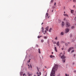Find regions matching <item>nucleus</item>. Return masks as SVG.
Here are the masks:
<instances>
[{
  "instance_id": "nucleus-51",
  "label": "nucleus",
  "mask_w": 76,
  "mask_h": 76,
  "mask_svg": "<svg viewBox=\"0 0 76 76\" xmlns=\"http://www.w3.org/2000/svg\"><path fill=\"white\" fill-rule=\"evenodd\" d=\"M44 35H45V34H46V33H44Z\"/></svg>"
},
{
  "instance_id": "nucleus-54",
  "label": "nucleus",
  "mask_w": 76,
  "mask_h": 76,
  "mask_svg": "<svg viewBox=\"0 0 76 76\" xmlns=\"http://www.w3.org/2000/svg\"><path fill=\"white\" fill-rule=\"evenodd\" d=\"M45 68H47V66H45Z\"/></svg>"
},
{
  "instance_id": "nucleus-6",
  "label": "nucleus",
  "mask_w": 76,
  "mask_h": 76,
  "mask_svg": "<svg viewBox=\"0 0 76 76\" xmlns=\"http://www.w3.org/2000/svg\"><path fill=\"white\" fill-rule=\"evenodd\" d=\"M73 49H74V48L73 47H70L68 50V52H70L71 50H73Z\"/></svg>"
},
{
  "instance_id": "nucleus-8",
  "label": "nucleus",
  "mask_w": 76,
  "mask_h": 76,
  "mask_svg": "<svg viewBox=\"0 0 76 76\" xmlns=\"http://www.w3.org/2000/svg\"><path fill=\"white\" fill-rule=\"evenodd\" d=\"M28 69H29V68H31V69H32V65H31V64H30V65L28 64Z\"/></svg>"
},
{
  "instance_id": "nucleus-56",
  "label": "nucleus",
  "mask_w": 76,
  "mask_h": 76,
  "mask_svg": "<svg viewBox=\"0 0 76 76\" xmlns=\"http://www.w3.org/2000/svg\"><path fill=\"white\" fill-rule=\"evenodd\" d=\"M53 52H52V54H53Z\"/></svg>"
},
{
  "instance_id": "nucleus-18",
  "label": "nucleus",
  "mask_w": 76,
  "mask_h": 76,
  "mask_svg": "<svg viewBox=\"0 0 76 76\" xmlns=\"http://www.w3.org/2000/svg\"><path fill=\"white\" fill-rule=\"evenodd\" d=\"M42 32H44V28H43V27H42Z\"/></svg>"
},
{
  "instance_id": "nucleus-24",
  "label": "nucleus",
  "mask_w": 76,
  "mask_h": 76,
  "mask_svg": "<svg viewBox=\"0 0 76 76\" xmlns=\"http://www.w3.org/2000/svg\"><path fill=\"white\" fill-rule=\"evenodd\" d=\"M70 37L71 38H72V34H70Z\"/></svg>"
},
{
  "instance_id": "nucleus-53",
  "label": "nucleus",
  "mask_w": 76,
  "mask_h": 76,
  "mask_svg": "<svg viewBox=\"0 0 76 76\" xmlns=\"http://www.w3.org/2000/svg\"><path fill=\"white\" fill-rule=\"evenodd\" d=\"M52 12H53V10H52Z\"/></svg>"
},
{
  "instance_id": "nucleus-25",
  "label": "nucleus",
  "mask_w": 76,
  "mask_h": 76,
  "mask_svg": "<svg viewBox=\"0 0 76 76\" xmlns=\"http://www.w3.org/2000/svg\"><path fill=\"white\" fill-rule=\"evenodd\" d=\"M72 29H74L75 28V26H72L71 27Z\"/></svg>"
},
{
  "instance_id": "nucleus-31",
  "label": "nucleus",
  "mask_w": 76,
  "mask_h": 76,
  "mask_svg": "<svg viewBox=\"0 0 76 76\" xmlns=\"http://www.w3.org/2000/svg\"><path fill=\"white\" fill-rule=\"evenodd\" d=\"M74 51H75V50H73L71 52H72V53H73V52H74Z\"/></svg>"
},
{
  "instance_id": "nucleus-41",
  "label": "nucleus",
  "mask_w": 76,
  "mask_h": 76,
  "mask_svg": "<svg viewBox=\"0 0 76 76\" xmlns=\"http://www.w3.org/2000/svg\"><path fill=\"white\" fill-rule=\"evenodd\" d=\"M75 20H76V17L75 18Z\"/></svg>"
},
{
  "instance_id": "nucleus-3",
  "label": "nucleus",
  "mask_w": 76,
  "mask_h": 76,
  "mask_svg": "<svg viewBox=\"0 0 76 76\" xmlns=\"http://www.w3.org/2000/svg\"><path fill=\"white\" fill-rule=\"evenodd\" d=\"M66 27L67 28H69V27H70V26H71L70 23L67 22H66Z\"/></svg>"
},
{
  "instance_id": "nucleus-1",
  "label": "nucleus",
  "mask_w": 76,
  "mask_h": 76,
  "mask_svg": "<svg viewBox=\"0 0 76 76\" xmlns=\"http://www.w3.org/2000/svg\"><path fill=\"white\" fill-rule=\"evenodd\" d=\"M58 68H53L50 74V76H55V72Z\"/></svg>"
},
{
  "instance_id": "nucleus-63",
  "label": "nucleus",
  "mask_w": 76,
  "mask_h": 76,
  "mask_svg": "<svg viewBox=\"0 0 76 76\" xmlns=\"http://www.w3.org/2000/svg\"><path fill=\"white\" fill-rule=\"evenodd\" d=\"M34 76H36L35 75H34Z\"/></svg>"
},
{
  "instance_id": "nucleus-16",
  "label": "nucleus",
  "mask_w": 76,
  "mask_h": 76,
  "mask_svg": "<svg viewBox=\"0 0 76 76\" xmlns=\"http://www.w3.org/2000/svg\"><path fill=\"white\" fill-rule=\"evenodd\" d=\"M51 30H52V28H50V29L49 30V32H51Z\"/></svg>"
},
{
  "instance_id": "nucleus-32",
  "label": "nucleus",
  "mask_w": 76,
  "mask_h": 76,
  "mask_svg": "<svg viewBox=\"0 0 76 76\" xmlns=\"http://www.w3.org/2000/svg\"><path fill=\"white\" fill-rule=\"evenodd\" d=\"M54 0H51L50 1V3H53Z\"/></svg>"
},
{
  "instance_id": "nucleus-57",
  "label": "nucleus",
  "mask_w": 76,
  "mask_h": 76,
  "mask_svg": "<svg viewBox=\"0 0 76 76\" xmlns=\"http://www.w3.org/2000/svg\"><path fill=\"white\" fill-rule=\"evenodd\" d=\"M66 19V18H64V20H65Z\"/></svg>"
},
{
  "instance_id": "nucleus-23",
  "label": "nucleus",
  "mask_w": 76,
  "mask_h": 76,
  "mask_svg": "<svg viewBox=\"0 0 76 76\" xmlns=\"http://www.w3.org/2000/svg\"><path fill=\"white\" fill-rule=\"evenodd\" d=\"M44 39L41 40V42H44Z\"/></svg>"
},
{
  "instance_id": "nucleus-46",
  "label": "nucleus",
  "mask_w": 76,
  "mask_h": 76,
  "mask_svg": "<svg viewBox=\"0 0 76 76\" xmlns=\"http://www.w3.org/2000/svg\"><path fill=\"white\" fill-rule=\"evenodd\" d=\"M73 7H75V5H74V6L73 7Z\"/></svg>"
},
{
  "instance_id": "nucleus-21",
  "label": "nucleus",
  "mask_w": 76,
  "mask_h": 76,
  "mask_svg": "<svg viewBox=\"0 0 76 76\" xmlns=\"http://www.w3.org/2000/svg\"><path fill=\"white\" fill-rule=\"evenodd\" d=\"M64 16H68V15L67 14H64Z\"/></svg>"
},
{
  "instance_id": "nucleus-58",
  "label": "nucleus",
  "mask_w": 76,
  "mask_h": 76,
  "mask_svg": "<svg viewBox=\"0 0 76 76\" xmlns=\"http://www.w3.org/2000/svg\"><path fill=\"white\" fill-rule=\"evenodd\" d=\"M59 56H60V57H61V55L60 54V55H59Z\"/></svg>"
},
{
  "instance_id": "nucleus-43",
  "label": "nucleus",
  "mask_w": 76,
  "mask_h": 76,
  "mask_svg": "<svg viewBox=\"0 0 76 76\" xmlns=\"http://www.w3.org/2000/svg\"><path fill=\"white\" fill-rule=\"evenodd\" d=\"M61 50H64V48H62Z\"/></svg>"
},
{
  "instance_id": "nucleus-60",
  "label": "nucleus",
  "mask_w": 76,
  "mask_h": 76,
  "mask_svg": "<svg viewBox=\"0 0 76 76\" xmlns=\"http://www.w3.org/2000/svg\"><path fill=\"white\" fill-rule=\"evenodd\" d=\"M67 76H69V75H67Z\"/></svg>"
},
{
  "instance_id": "nucleus-47",
  "label": "nucleus",
  "mask_w": 76,
  "mask_h": 76,
  "mask_svg": "<svg viewBox=\"0 0 76 76\" xmlns=\"http://www.w3.org/2000/svg\"><path fill=\"white\" fill-rule=\"evenodd\" d=\"M25 74H23V76H25Z\"/></svg>"
},
{
  "instance_id": "nucleus-10",
  "label": "nucleus",
  "mask_w": 76,
  "mask_h": 76,
  "mask_svg": "<svg viewBox=\"0 0 76 76\" xmlns=\"http://www.w3.org/2000/svg\"><path fill=\"white\" fill-rule=\"evenodd\" d=\"M48 13H46V15H45V19H47V18H48Z\"/></svg>"
},
{
  "instance_id": "nucleus-5",
  "label": "nucleus",
  "mask_w": 76,
  "mask_h": 76,
  "mask_svg": "<svg viewBox=\"0 0 76 76\" xmlns=\"http://www.w3.org/2000/svg\"><path fill=\"white\" fill-rule=\"evenodd\" d=\"M70 29L69 28H66L65 29V32L66 33H68L69 32Z\"/></svg>"
},
{
  "instance_id": "nucleus-11",
  "label": "nucleus",
  "mask_w": 76,
  "mask_h": 76,
  "mask_svg": "<svg viewBox=\"0 0 76 76\" xmlns=\"http://www.w3.org/2000/svg\"><path fill=\"white\" fill-rule=\"evenodd\" d=\"M56 45L57 46H59L60 45V43H59V41H58L56 43Z\"/></svg>"
},
{
  "instance_id": "nucleus-35",
  "label": "nucleus",
  "mask_w": 76,
  "mask_h": 76,
  "mask_svg": "<svg viewBox=\"0 0 76 76\" xmlns=\"http://www.w3.org/2000/svg\"><path fill=\"white\" fill-rule=\"evenodd\" d=\"M68 44H71V42H67Z\"/></svg>"
},
{
  "instance_id": "nucleus-29",
  "label": "nucleus",
  "mask_w": 76,
  "mask_h": 76,
  "mask_svg": "<svg viewBox=\"0 0 76 76\" xmlns=\"http://www.w3.org/2000/svg\"><path fill=\"white\" fill-rule=\"evenodd\" d=\"M75 41V39L72 40L71 42H74Z\"/></svg>"
},
{
  "instance_id": "nucleus-42",
  "label": "nucleus",
  "mask_w": 76,
  "mask_h": 76,
  "mask_svg": "<svg viewBox=\"0 0 76 76\" xmlns=\"http://www.w3.org/2000/svg\"><path fill=\"white\" fill-rule=\"evenodd\" d=\"M39 73H38V72H37V73H36V74H37V75H38Z\"/></svg>"
},
{
  "instance_id": "nucleus-49",
  "label": "nucleus",
  "mask_w": 76,
  "mask_h": 76,
  "mask_svg": "<svg viewBox=\"0 0 76 76\" xmlns=\"http://www.w3.org/2000/svg\"><path fill=\"white\" fill-rule=\"evenodd\" d=\"M44 24V23H42L41 25H42V24Z\"/></svg>"
},
{
  "instance_id": "nucleus-9",
  "label": "nucleus",
  "mask_w": 76,
  "mask_h": 76,
  "mask_svg": "<svg viewBox=\"0 0 76 76\" xmlns=\"http://www.w3.org/2000/svg\"><path fill=\"white\" fill-rule=\"evenodd\" d=\"M49 28V27L48 26L45 28V29L47 31H48Z\"/></svg>"
},
{
  "instance_id": "nucleus-14",
  "label": "nucleus",
  "mask_w": 76,
  "mask_h": 76,
  "mask_svg": "<svg viewBox=\"0 0 76 76\" xmlns=\"http://www.w3.org/2000/svg\"><path fill=\"white\" fill-rule=\"evenodd\" d=\"M55 51H56V52H57V48L56 47H54Z\"/></svg>"
},
{
  "instance_id": "nucleus-37",
  "label": "nucleus",
  "mask_w": 76,
  "mask_h": 76,
  "mask_svg": "<svg viewBox=\"0 0 76 76\" xmlns=\"http://www.w3.org/2000/svg\"><path fill=\"white\" fill-rule=\"evenodd\" d=\"M54 6H56V3L55 2L54 4Z\"/></svg>"
},
{
  "instance_id": "nucleus-38",
  "label": "nucleus",
  "mask_w": 76,
  "mask_h": 76,
  "mask_svg": "<svg viewBox=\"0 0 76 76\" xmlns=\"http://www.w3.org/2000/svg\"><path fill=\"white\" fill-rule=\"evenodd\" d=\"M55 39H56V40H57V37H56V38H55Z\"/></svg>"
},
{
  "instance_id": "nucleus-26",
  "label": "nucleus",
  "mask_w": 76,
  "mask_h": 76,
  "mask_svg": "<svg viewBox=\"0 0 76 76\" xmlns=\"http://www.w3.org/2000/svg\"><path fill=\"white\" fill-rule=\"evenodd\" d=\"M53 43L54 44H56V41L53 42Z\"/></svg>"
},
{
  "instance_id": "nucleus-48",
  "label": "nucleus",
  "mask_w": 76,
  "mask_h": 76,
  "mask_svg": "<svg viewBox=\"0 0 76 76\" xmlns=\"http://www.w3.org/2000/svg\"><path fill=\"white\" fill-rule=\"evenodd\" d=\"M50 17V15H49L48 17V19H49V18Z\"/></svg>"
},
{
  "instance_id": "nucleus-59",
  "label": "nucleus",
  "mask_w": 76,
  "mask_h": 76,
  "mask_svg": "<svg viewBox=\"0 0 76 76\" xmlns=\"http://www.w3.org/2000/svg\"><path fill=\"white\" fill-rule=\"evenodd\" d=\"M64 13H66V12H64Z\"/></svg>"
},
{
  "instance_id": "nucleus-2",
  "label": "nucleus",
  "mask_w": 76,
  "mask_h": 76,
  "mask_svg": "<svg viewBox=\"0 0 76 76\" xmlns=\"http://www.w3.org/2000/svg\"><path fill=\"white\" fill-rule=\"evenodd\" d=\"M61 58L62 59V62L64 63L65 61H66V59H65L66 58V57L63 54V55L61 56Z\"/></svg>"
},
{
  "instance_id": "nucleus-50",
  "label": "nucleus",
  "mask_w": 76,
  "mask_h": 76,
  "mask_svg": "<svg viewBox=\"0 0 76 76\" xmlns=\"http://www.w3.org/2000/svg\"><path fill=\"white\" fill-rule=\"evenodd\" d=\"M60 55L62 54V53H60Z\"/></svg>"
},
{
  "instance_id": "nucleus-36",
  "label": "nucleus",
  "mask_w": 76,
  "mask_h": 76,
  "mask_svg": "<svg viewBox=\"0 0 76 76\" xmlns=\"http://www.w3.org/2000/svg\"><path fill=\"white\" fill-rule=\"evenodd\" d=\"M73 2L75 3V2H76V0H73Z\"/></svg>"
},
{
  "instance_id": "nucleus-55",
  "label": "nucleus",
  "mask_w": 76,
  "mask_h": 76,
  "mask_svg": "<svg viewBox=\"0 0 76 76\" xmlns=\"http://www.w3.org/2000/svg\"><path fill=\"white\" fill-rule=\"evenodd\" d=\"M74 72H76V71H74Z\"/></svg>"
},
{
  "instance_id": "nucleus-52",
  "label": "nucleus",
  "mask_w": 76,
  "mask_h": 76,
  "mask_svg": "<svg viewBox=\"0 0 76 76\" xmlns=\"http://www.w3.org/2000/svg\"><path fill=\"white\" fill-rule=\"evenodd\" d=\"M47 42L48 44H49V42H48V40Z\"/></svg>"
},
{
  "instance_id": "nucleus-20",
  "label": "nucleus",
  "mask_w": 76,
  "mask_h": 76,
  "mask_svg": "<svg viewBox=\"0 0 76 76\" xmlns=\"http://www.w3.org/2000/svg\"><path fill=\"white\" fill-rule=\"evenodd\" d=\"M61 35H64V32H62L61 33Z\"/></svg>"
},
{
  "instance_id": "nucleus-40",
  "label": "nucleus",
  "mask_w": 76,
  "mask_h": 76,
  "mask_svg": "<svg viewBox=\"0 0 76 76\" xmlns=\"http://www.w3.org/2000/svg\"><path fill=\"white\" fill-rule=\"evenodd\" d=\"M73 56L74 57H75L76 56V54H74Z\"/></svg>"
},
{
  "instance_id": "nucleus-13",
  "label": "nucleus",
  "mask_w": 76,
  "mask_h": 76,
  "mask_svg": "<svg viewBox=\"0 0 76 76\" xmlns=\"http://www.w3.org/2000/svg\"><path fill=\"white\" fill-rule=\"evenodd\" d=\"M74 10H71V13H74Z\"/></svg>"
},
{
  "instance_id": "nucleus-45",
  "label": "nucleus",
  "mask_w": 76,
  "mask_h": 76,
  "mask_svg": "<svg viewBox=\"0 0 76 76\" xmlns=\"http://www.w3.org/2000/svg\"><path fill=\"white\" fill-rule=\"evenodd\" d=\"M65 75H66V76H67V74H65Z\"/></svg>"
},
{
  "instance_id": "nucleus-19",
  "label": "nucleus",
  "mask_w": 76,
  "mask_h": 76,
  "mask_svg": "<svg viewBox=\"0 0 76 76\" xmlns=\"http://www.w3.org/2000/svg\"><path fill=\"white\" fill-rule=\"evenodd\" d=\"M20 76H22V75H23V72H20Z\"/></svg>"
},
{
  "instance_id": "nucleus-7",
  "label": "nucleus",
  "mask_w": 76,
  "mask_h": 76,
  "mask_svg": "<svg viewBox=\"0 0 76 76\" xmlns=\"http://www.w3.org/2000/svg\"><path fill=\"white\" fill-rule=\"evenodd\" d=\"M65 23H64V22H62V28H63V27H64V25H65Z\"/></svg>"
},
{
  "instance_id": "nucleus-27",
  "label": "nucleus",
  "mask_w": 76,
  "mask_h": 76,
  "mask_svg": "<svg viewBox=\"0 0 76 76\" xmlns=\"http://www.w3.org/2000/svg\"><path fill=\"white\" fill-rule=\"evenodd\" d=\"M65 45L66 46H68V44L67 43H65Z\"/></svg>"
},
{
  "instance_id": "nucleus-34",
  "label": "nucleus",
  "mask_w": 76,
  "mask_h": 76,
  "mask_svg": "<svg viewBox=\"0 0 76 76\" xmlns=\"http://www.w3.org/2000/svg\"><path fill=\"white\" fill-rule=\"evenodd\" d=\"M39 75H41V72H39Z\"/></svg>"
},
{
  "instance_id": "nucleus-64",
  "label": "nucleus",
  "mask_w": 76,
  "mask_h": 76,
  "mask_svg": "<svg viewBox=\"0 0 76 76\" xmlns=\"http://www.w3.org/2000/svg\"><path fill=\"white\" fill-rule=\"evenodd\" d=\"M25 76H26V75H25Z\"/></svg>"
},
{
  "instance_id": "nucleus-28",
  "label": "nucleus",
  "mask_w": 76,
  "mask_h": 76,
  "mask_svg": "<svg viewBox=\"0 0 76 76\" xmlns=\"http://www.w3.org/2000/svg\"><path fill=\"white\" fill-rule=\"evenodd\" d=\"M37 71L38 72H39V68H38V67H37Z\"/></svg>"
},
{
  "instance_id": "nucleus-62",
  "label": "nucleus",
  "mask_w": 76,
  "mask_h": 76,
  "mask_svg": "<svg viewBox=\"0 0 76 76\" xmlns=\"http://www.w3.org/2000/svg\"><path fill=\"white\" fill-rule=\"evenodd\" d=\"M37 76H40L39 75H37Z\"/></svg>"
},
{
  "instance_id": "nucleus-39",
  "label": "nucleus",
  "mask_w": 76,
  "mask_h": 76,
  "mask_svg": "<svg viewBox=\"0 0 76 76\" xmlns=\"http://www.w3.org/2000/svg\"><path fill=\"white\" fill-rule=\"evenodd\" d=\"M45 34H47V31L45 30Z\"/></svg>"
},
{
  "instance_id": "nucleus-15",
  "label": "nucleus",
  "mask_w": 76,
  "mask_h": 76,
  "mask_svg": "<svg viewBox=\"0 0 76 76\" xmlns=\"http://www.w3.org/2000/svg\"><path fill=\"white\" fill-rule=\"evenodd\" d=\"M38 52H39V54H41V50H40V49L39 48L38 49Z\"/></svg>"
},
{
  "instance_id": "nucleus-44",
  "label": "nucleus",
  "mask_w": 76,
  "mask_h": 76,
  "mask_svg": "<svg viewBox=\"0 0 76 76\" xmlns=\"http://www.w3.org/2000/svg\"><path fill=\"white\" fill-rule=\"evenodd\" d=\"M72 64H73V65H74V64H75V63L73 62V63H72Z\"/></svg>"
},
{
  "instance_id": "nucleus-22",
  "label": "nucleus",
  "mask_w": 76,
  "mask_h": 76,
  "mask_svg": "<svg viewBox=\"0 0 76 76\" xmlns=\"http://www.w3.org/2000/svg\"><path fill=\"white\" fill-rule=\"evenodd\" d=\"M42 37V36H39L37 37V38H41V37Z\"/></svg>"
},
{
  "instance_id": "nucleus-17",
  "label": "nucleus",
  "mask_w": 76,
  "mask_h": 76,
  "mask_svg": "<svg viewBox=\"0 0 76 76\" xmlns=\"http://www.w3.org/2000/svg\"><path fill=\"white\" fill-rule=\"evenodd\" d=\"M45 39H48V36H45L44 37Z\"/></svg>"
},
{
  "instance_id": "nucleus-61",
  "label": "nucleus",
  "mask_w": 76,
  "mask_h": 76,
  "mask_svg": "<svg viewBox=\"0 0 76 76\" xmlns=\"http://www.w3.org/2000/svg\"><path fill=\"white\" fill-rule=\"evenodd\" d=\"M48 10H47V12H48Z\"/></svg>"
},
{
  "instance_id": "nucleus-12",
  "label": "nucleus",
  "mask_w": 76,
  "mask_h": 76,
  "mask_svg": "<svg viewBox=\"0 0 76 76\" xmlns=\"http://www.w3.org/2000/svg\"><path fill=\"white\" fill-rule=\"evenodd\" d=\"M27 75L28 76H32V74H29V72H27Z\"/></svg>"
},
{
  "instance_id": "nucleus-33",
  "label": "nucleus",
  "mask_w": 76,
  "mask_h": 76,
  "mask_svg": "<svg viewBox=\"0 0 76 76\" xmlns=\"http://www.w3.org/2000/svg\"><path fill=\"white\" fill-rule=\"evenodd\" d=\"M36 47L38 48V45H36Z\"/></svg>"
},
{
  "instance_id": "nucleus-4",
  "label": "nucleus",
  "mask_w": 76,
  "mask_h": 76,
  "mask_svg": "<svg viewBox=\"0 0 76 76\" xmlns=\"http://www.w3.org/2000/svg\"><path fill=\"white\" fill-rule=\"evenodd\" d=\"M50 58H52L53 60H54L55 58V56H53V55H51L50 56Z\"/></svg>"
},
{
  "instance_id": "nucleus-30",
  "label": "nucleus",
  "mask_w": 76,
  "mask_h": 76,
  "mask_svg": "<svg viewBox=\"0 0 76 76\" xmlns=\"http://www.w3.org/2000/svg\"><path fill=\"white\" fill-rule=\"evenodd\" d=\"M30 60H31V59H30L27 62L28 63H30Z\"/></svg>"
}]
</instances>
